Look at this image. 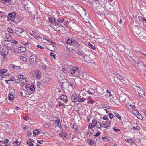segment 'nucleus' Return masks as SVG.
<instances>
[{
	"mask_svg": "<svg viewBox=\"0 0 146 146\" xmlns=\"http://www.w3.org/2000/svg\"><path fill=\"white\" fill-rule=\"evenodd\" d=\"M136 90L138 94V96L139 97H143L145 96V93L139 87H136Z\"/></svg>",
	"mask_w": 146,
	"mask_h": 146,
	"instance_id": "4",
	"label": "nucleus"
},
{
	"mask_svg": "<svg viewBox=\"0 0 146 146\" xmlns=\"http://www.w3.org/2000/svg\"><path fill=\"white\" fill-rule=\"evenodd\" d=\"M14 98V97L13 95L11 94H9L8 96V98L10 100H12Z\"/></svg>",
	"mask_w": 146,
	"mask_h": 146,
	"instance_id": "32",
	"label": "nucleus"
},
{
	"mask_svg": "<svg viewBox=\"0 0 146 146\" xmlns=\"http://www.w3.org/2000/svg\"><path fill=\"white\" fill-rule=\"evenodd\" d=\"M20 51L22 52H25L26 50V48L24 47H21L19 49Z\"/></svg>",
	"mask_w": 146,
	"mask_h": 146,
	"instance_id": "29",
	"label": "nucleus"
},
{
	"mask_svg": "<svg viewBox=\"0 0 146 146\" xmlns=\"http://www.w3.org/2000/svg\"><path fill=\"white\" fill-rule=\"evenodd\" d=\"M62 71H63V72H64V73L66 72V70L64 66H63L62 67Z\"/></svg>",
	"mask_w": 146,
	"mask_h": 146,
	"instance_id": "54",
	"label": "nucleus"
},
{
	"mask_svg": "<svg viewBox=\"0 0 146 146\" xmlns=\"http://www.w3.org/2000/svg\"><path fill=\"white\" fill-rule=\"evenodd\" d=\"M9 66L11 69L13 68V69H14L15 65L13 64H11L9 65Z\"/></svg>",
	"mask_w": 146,
	"mask_h": 146,
	"instance_id": "60",
	"label": "nucleus"
},
{
	"mask_svg": "<svg viewBox=\"0 0 146 146\" xmlns=\"http://www.w3.org/2000/svg\"><path fill=\"white\" fill-rule=\"evenodd\" d=\"M81 56L84 58H85L86 57L88 56L87 55L84 54V53H82V54H81Z\"/></svg>",
	"mask_w": 146,
	"mask_h": 146,
	"instance_id": "53",
	"label": "nucleus"
},
{
	"mask_svg": "<svg viewBox=\"0 0 146 146\" xmlns=\"http://www.w3.org/2000/svg\"><path fill=\"white\" fill-rule=\"evenodd\" d=\"M10 50L11 52H13L15 53H17V51H15V49L14 48L11 47V48Z\"/></svg>",
	"mask_w": 146,
	"mask_h": 146,
	"instance_id": "39",
	"label": "nucleus"
},
{
	"mask_svg": "<svg viewBox=\"0 0 146 146\" xmlns=\"http://www.w3.org/2000/svg\"><path fill=\"white\" fill-rule=\"evenodd\" d=\"M35 87L34 85H32L29 88L30 90H31L33 91L35 89Z\"/></svg>",
	"mask_w": 146,
	"mask_h": 146,
	"instance_id": "34",
	"label": "nucleus"
},
{
	"mask_svg": "<svg viewBox=\"0 0 146 146\" xmlns=\"http://www.w3.org/2000/svg\"><path fill=\"white\" fill-rule=\"evenodd\" d=\"M41 72L38 70L36 71V75L37 78H41Z\"/></svg>",
	"mask_w": 146,
	"mask_h": 146,
	"instance_id": "17",
	"label": "nucleus"
},
{
	"mask_svg": "<svg viewBox=\"0 0 146 146\" xmlns=\"http://www.w3.org/2000/svg\"><path fill=\"white\" fill-rule=\"evenodd\" d=\"M133 85L135 87V89L136 90V87H139V86H138V85L136 84L134 82V83L133 84Z\"/></svg>",
	"mask_w": 146,
	"mask_h": 146,
	"instance_id": "55",
	"label": "nucleus"
},
{
	"mask_svg": "<svg viewBox=\"0 0 146 146\" xmlns=\"http://www.w3.org/2000/svg\"><path fill=\"white\" fill-rule=\"evenodd\" d=\"M41 85V82H40L38 81L37 83V86L38 88H40Z\"/></svg>",
	"mask_w": 146,
	"mask_h": 146,
	"instance_id": "48",
	"label": "nucleus"
},
{
	"mask_svg": "<svg viewBox=\"0 0 146 146\" xmlns=\"http://www.w3.org/2000/svg\"><path fill=\"white\" fill-rule=\"evenodd\" d=\"M15 19H16V17L15 18L13 19L11 21L17 24L18 23H19L21 21L20 20H16Z\"/></svg>",
	"mask_w": 146,
	"mask_h": 146,
	"instance_id": "25",
	"label": "nucleus"
},
{
	"mask_svg": "<svg viewBox=\"0 0 146 146\" xmlns=\"http://www.w3.org/2000/svg\"><path fill=\"white\" fill-rule=\"evenodd\" d=\"M103 119L104 120H108V118L107 117V116L106 115H104L103 117Z\"/></svg>",
	"mask_w": 146,
	"mask_h": 146,
	"instance_id": "52",
	"label": "nucleus"
},
{
	"mask_svg": "<svg viewBox=\"0 0 146 146\" xmlns=\"http://www.w3.org/2000/svg\"><path fill=\"white\" fill-rule=\"evenodd\" d=\"M100 132H97L95 135L94 136L95 137H98V136L100 135Z\"/></svg>",
	"mask_w": 146,
	"mask_h": 146,
	"instance_id": "57",
	"label": "nucleus"
},
{
	"mask_svg": "<svg viewBox=\"0 0 146 146\" xmlns=\"http://www.w3.org/2000/svg\"><path fill=\"white\" fill-rule=\"evenodd\" d=\"M43 141L42 140H38L37 142L38 143L41 144L43 143Z\"/></svg>",
	"mask_w": 146,
	"mask_h": 146,
	"instance_id": "63",
	"label": "nucleus"
},
{
	"mask_svg": "<svg viewBox=\"0 0 146 146\" xmlns=\"http://www.w3.org/2000/svg\"><path fill=\"white\" fill-rule=\"evenodd\" d=\"M60 99L64 101L65 102H66L68 101V100L66 99L67 97L66 95H62L60 96L59 97Z\"/></svg>",
	"mask_w": 146,
	"mask_h": 146,
	"instance_id": "16",
	"label": "nucleus"
},
{
	"mask_svg": "<svg viewBox=\"0 0 146 146\" xmlns=\"http://www.w3.org/2000/svg\"><path fill=\"white\" fill-rule=\"evenodd\" d=\"M126 105L128 108L130 109L131 107V104L129 102H127L126 104Z\"/></svg>",
	"mask_w": 146,
	"mask_h": 146,
	"instance_id": "33",
	"label": "nucleus"
},
{
	"mask_svg": "<svg viewBox=\"0 0 146 146\" xmlns=\"http://www.w3.org/2000/svg\"><path fill=\"white\" fill-rule=\"evenodd\" d=\"M50 55H51V56H53V57H54V59L55 58V54L54 53L52 52V53H50Z\"/></svg>",
	"mask_w": 146,
	"mask_h": 146,
	"instance_id": "58",
	"label": "nucleus"
},
{
	"mask_svg": "<svg viewBox=\"0 0 146 146\" xmlns=\"http://www.w3.org/2000/svg\"><path fill=\"white\" fill-rule=\"evenodd\" d=\"M21 95L23 97H25L27 95V91L24 89H21L19 91Z\"/></svg>",
	"mask_w": 146,
	"mask_h": 146,
	"instance_id": "13",
	"label": "nucleus"
},
{
	"mask_svg": "<svg viewBox=\"0 0 146 146\" xmlns=\"http://www.w3.org/2000/svg\"><path fill=\"white\" fill-rule=\"evenodd\" d=\"M87 142L89 145H93L94 142V141L92 139H89L87 140Z\"/></svg>",
	"mask_w": 146,
	"mask_h": 146,
	"instance_id": "28",
	"label": "nucleus"
},
{
	"mask_svg": "<svg viewBox=\"0 0 146 146\" xmlns=\"http://www.w3.org/2000/svg\"><path fill=\"white\" fill-rule=\"evenodd\" d=\"M72 69L74 70V71L76 72V73H79L78 75L75 76H81V74L80 73V72H82V70H79V71H78V69L76 67H74L72 68Z\"/></svg>",
	"mask_w": 146,
	"mask_h": 146,
	"instance_id": "14",
	"label": "nucleus"
},
{
	"mask_svg": "<svg viewBox=\"0 0 146 146\" xmlns=\"http://www.w3.org/2000/svg\"><path fill=\"white\" fill-rule=\"evenodd\" d=\"M138 17V19L139 21H143V20L144 17H143L141 16H139Z\"/></svg>",
	"mask_w": 146,
	"mask_h": 146,
	"instance_id": "44",
	"label": "nucleus"
},
{
	"mask_svg": "<svg viewBox=\"0 0 146 146\" xmlns=\"http://www.w3.org/2000/svg\"><path fill=\"white\" fill-rule=\"evenodd\" d=\"M108 115H109V117L110 119L113 118V117H114V115H113L111 113H110Z\"/></svg>",
	"mask_w": 146,
	"mask_h": 146,
	"instance_id": "45",
	"label": "nucleus"
},
{
	"mask_svg": "<svg viewBox=\"0 0 146 146\" xmlns=\"http://www.w3.org/2000/svg\"><path fill=\"white\" fill-rule=\"evenodd\" d=\"M59 105L60 106H65V104L63 103H61V102H60L59 103Z\"/></svg>",
	"mask_w": 146,
	"mask_h": 146,
	"instance_id": "59",
	"label": "nucleus"
},
{
	"mask_svg": "<svg viewBox=\"0 0 146 146\" xmlns=\"http://www.w3.org/2000/svg\"><path fill=\"white\" fill-rule=\"evenodd\" d=\"M7 70L5 69H1L0 70V76L2 78H4L6 76L5 74H4L6 73Z\"/></svg>",
	"mask_w": 146,
	"mask_h": 146,
	"instance_id": "10",
	"label": "nucleus"
},
{
	"mask_svg": "<svg viewBox=\"0 0 146 146\" xmlns=\"http://www.w3.org/2000/svg\"><path fill=\"white\" fill-rule=\"evenodd\" d=\"M23 32V30L21 29L16 28L15 29V33L18 35L19 36L20 34Z\"/></svg>",
	"mask_w": 146,
	"mask_h": 146,
	"instance_id": "15",
	"label": "nucleus"
},
{
	"mask_svg": "<svg viewBox=\"0 0 146 146\" xmlns=\"http://www.w3.org/2000/svg\"><path fill=\"white\" fill-rule=\"evenodd\" d=\"M16 13L15 12L8 14L7 17V21H11L16 17Z\"/></svg>",
	"mask_w": 146,
	"mask_h": 146,
	"instance_id": "3",
	"label": "nucleus"
},
{
	"mask_svg": "<svg viewBox=\"0 0 146 146\" xmlns=\"http://www.w3.org/2000/svg\"><path fill=\"white\" fill-rule=\"evenodd\" d=\"M99 4L102 7L105 8L106 3V1H105V0H100L99 1Z\"/></svg>",
	"mask_w": 146,
	"mask_h": 146,
	"instance_id": "8",
	"label": "nucleus"
},
{
	"mask_svg": "<svg viewBox=\"0 0 146 146\" xmlns=\"http://www.w3.org/2000/svg\"><path fill=\"white\" fill-rule=\"evenodd\" d=\"M96 40L98 43H102L104 42V38H98L96 39Z\"/></svg>",
	"mask_w": 146,
	"mask_h": 146,
	"instance_id": "23",
	"label": "nucleus"
},
{
	"mask_svg": "<svg viewBox=\"0 0 146 146\" xmlns=\"http://www.w3.org/2000/svg\"><path fill=\"white\" fill-rule=\"evenodd\" d=\"M28 136H30L32 135V132L30 131H29L27 134Z\"/></svg>",
	"mask_w": 146,
	"mask_h": 146,
	"instance_id": "64",
	"label": "nucleus"
},
{
	"mask_svg": "<svg viewBox=\"0 0 146 146\" xmlns=\"http://www.w3.org/2000/svg\"><path fill=\"white\" fill-rule=\"evenodd\" d=\"M69 72L71 74H74V73H76V72L74 70H73V69L70 70L69 71Z\"/></svg>",
	"mask_w": 146,
	"mask_h": 146,
	"instance_id": "49",
	"label": "nucleus"
},
{
	"mask_svg": "<svg viewBox=\"0 0 146 146\" xmlns=\"http://www.w3.org/2000/svg\"><path fill=\"white\" fill-rule=\"evenodd\" d=\"M76 42V41L72 39H68L67 41V43L69 45H74V43Z\"/></svg>",
	"mask_w": 146,
	"mask_h": 146,
	"instance_id": "7",
	"label": "nucleus"
},
{
	"mask_svg": "<svg viewBox=\"0 0 146 146\" xmlns=\"http://www.w3.org/2000/svg\"><path fill=\"white\" fill-rule=\"evenodd\" d=\"M20 59L22 61L26 62L27 61V58L25 57H22Z\"/></svg>",
	"mask_w": 146,
	"mask_h": 146,
	"instance_id": "35",
	"label": "nucleus"
},
{
	"mask_svg": "<svg viewBox=\"0 0 146 146\" xmlns=\"http://www.w3.org/2000/svg\"><path fill=\"white\" fill-rule=\"evenodd\" d=\"M87 92L89 93L90 94H93L95 93V91L93 89L90 88L89 90H88V91Z\"/></svg>",
	"mask_w": 146,
	"mask_h": 146,
	"instance_id": "22",
	"label": "nucleus"
},
{
	"mask_svg": "<svg viewBox=\"0 0 146 146\" xmlns=\"http://www.w3.org/2000/svg\"><path fill=\"white\" fill-rule=\"evenodd\" d=\"M114 74L116 75V76L117 77V78L119 79L122 80L123 79L122 77L117 73L115 72V73H114Z\"/></svg>",
	"mask_w": 146,
	"mask_h": 146,
	"instance_id": "26",
	"label": "nucleus"
},
{
	"mask_svg": "<svg viewBox=\"0 0 146 146\" xmlns=\"http://www.w3.org/2000/svg\"><path fill=\"white\" fill-rule=\"evenodd\" d=\"M39 131L38 129L34 130L33 131V134L35 135H36L39 133Z\"/></svg>",
	"mask_w": 146,
	"mask_h": 146,
	"instance_id": "27",
	"label": "nucleus"
},
{
	"mask_svg": "<svg viewBox=\"0 0 146 146\" xmlns=\"http://www.w3.org/2000/svg\"><path fill=\"white\" fill-rule=\"evenodd\" d=\"M97 125V121L94 119V120L92 121V123L91 124V126L92 127V128H94V126H96V125Z\"/></svg>",
	"mask_w": 146,
	"mask_h": 146,
	"instance_id": "21",
	"label": "nucleus"
},
{
	"mask_svg": "<svg viewBox=\"0 0 146 146\" xmlns=\"http://www.w3.org/2000/svg\"><path fill=\"white\" fill-rule=\"evenodd\" d=\"M87 44L91 48H92L93 49V50H95L96 49L95 47L93 45H92L91 43L90 42H88Z\"/></svg>",
	"mask_w": 146,
	"mask_h": 146,
	"instance_id": "31",
	"label": "nucleus"
},
{
	"mask_svg": "<svg viewBox=\"0 0 146 146\" xmlns=\"http://www.w3.org/2000/svg\"><path fill=\"white\" fill-rule=\"evenodd\" d=\"M29 58L30 62L34 63H35L36 61V59L34 55H31L30 57Z\"/></svg>",
	"mask_w": 146,
	"mask_h": 146,
	"instance_id": "12",
	"label": "nucleus"
},
{
	"mask_svg": "<svg viewBox=\"0 0 146 146\" xmlns=\"http://www.w3.org/2000/svg\"><path fill=\"white\" fill-rule=\"evenodd\" d=\"M113 129L116 132L119 131L120 130L119 129H116L115 127H113Z\"/></svg>",
	"mask_w": 146,
	"mask_h": 146,
	"instance_id": "42",
	"label": "nucleus"
},
{
	"mask_svg": "<svg viewBox=\"0 0 146 146\" xmlns=\"http://www.w3.org/2000/svg\"><path fill=\"white\" fill-rule=\"evenodd\" d=\"M6 15L5 12L0 11V17L1 18H5L6 17Z\"/></svg>",
	"mask_w": 146,
	"mask_h": 146,
	"instance_id": "19",
	"label": "nucleus"
},
{
	"mask_svg": "<svg viewBox=\"0 0 146 146\" xmlns=\"http://www.w3.org/2000/svg\"><path fill=\"white\" fill-rule=\"evenodd\" d=\"M115 115L118 118L119 120L121 119V117L120 115L117 113L115 112L114 113Z\"/></svg>",
	"mask_w": 146,
	"mask_h": 146,
	"instance_id": "36",
	"label": "nucleus"
},
{
	"mask_svg": "<svg viewBox=\"0 0 146 146\" xmlns=\"http://www.w3.org/2000/svg\"><path fill=\"white\" fill-rule=\"evenodd\" d=\"M23 75H19V76H18V78L19 79H21L22 78H23Z\"/></svg>",
	"mask_w": 146,
	"mask_h": 146,
	"instance_id": "61",
	"label": "nucleus"
},
{
	"mask_svg": "<svg viewBox=\"0 0 146 146\" xmlns=\"http://www.w3.org/2000/svg\"><path fill=\"white\" fill-rule=\"evenodd\" d=\"M101 105L102 107L104 108L109 109H110V107L108 105L106 104H101Z\"/></svg>",
	"mask_w": 146,
	"mask_h": 146,
	"instance_id": "24",
	"label": "nucleus"
},
{
	"mask_svg": "<svg viewBox=\"0 0 146 146\" xmlns=\"http://www.w3.org/2000/svg\"><path fill=\"white\" fill-rule=\"evenodd\" d=\"M49 21L51 22H55V20L54 19V18L53 17H51L49 19Z\"/></svg>",
	"mask_w": 146,
	"mask_h": 146,
	"instance_id": "38",
	"label": "nucleus"
},
{
	"mask_svg": "<svg viewBox=\"0 0 146 146\" xmlns=\"http://www.w3.org/2000/svg\"><path fill=\"white\" fill-rule=\"evenodd\" d=\"M133 130H139L140 129V127L139 126L133 127Z\"/></svg>",
	"mask_w": 146,
	"mask_h": 146,
	"instance_id": "37",
	"label": "nucleus"
},
{
	"mask_svg": "<svg viewBox=\"0 0 146 146\" xmlns=\"http://www.w3.org/2000/svg\"><path fill=\"white\" fill-rule=\"evenodd\" d=\"M101 125H102V126H102V127H104L105 128H107V125L106 123L103 124V123H101Z\"/></svg>",
	"mask_w": 146,
	"mask_h": 146,
	"instance_id": "51",
	"label": "nucleus"
},
{
	"mask_svg": "<svg viewBox=\"0 0 146 146\" xmlns=\"http://www.w3.org/2000/svg\"><path fill=\"white\" fill-rule=\"evenodd\" d=\"M7 30L9 32L11 33H13V30L11 28H9Z\"/></svg>",
	"mask_w": 146,
	"mask_h": 146,
	"instance_id": "40",
	"label": "nucleus"
},
{
	"mask_svg": "<svg viewBox=\"0 0 146 146\" xmlns=\"http://www.w3.org/2000/svg\"><path fill=\"white\" fill-rule=\"evenodd\" d=\"M102 138V139L104 140V141H108L110 140L109 139L105 137H103Z\"/></svg>",
	"mask_w": 146,
	"mask_h": 146,
	"instance_id": "43",
	"label": "nucleus"
},
{
	"mask_svg": "<svg viewBox=\"0 0 146 146\" xmlns=\"http://www.w3.org/2000/svg\"><path fill=\"white\" fill-rule=\"evenodd\" d=\"M85 15L84 16L83 19L84 21L86 23H89V22L90 17L88 13H87L86 11H85Z\"/></svg>",
	"mask_w": 146,
	"mask_h": 146,
	"instance_id": "6",
	"label": "nucleus"
},
{
	"mask_svg": "<svg viewBox=\"0 0 146 146\" xmlns=\"http://www.w3.org/2000/svg\"><path fill=\"white\" fill-rule=\"evenodd\" d=\"M106 92L109 94L110 97H111L112 96L111 92H110L108 89H107L106 91Z\"/></svg>",
	"mask_w": 146,
	"mask_h": 146,
	"instance_id": "47",
	"label": "nucleus"
},
{
	"mask_svg": "<svg viewBox=\"0 0 146 146\" xmlns=\"http://www.w3.org/2000/svg\"><path fill=\"white\" fill-rule=\"evenodd\" d=\"M8 139L7 138H5L4 141V143L5 144L7 145L8 143Z\"/></svg>",
	"mask_w": 146,
	"mask_h": 146,
	"instance_id": "41",
	"label": "nucleus"
},
{
	"mask_svg": "<svg viewBox=\"0 0 146 146\" xmlns=\"http://www.w3.org/2000/svg\"><path fill=\"white\" fill-rule=\"evenodd\" d=\"M137 67L141 72L144 71L145 69V65L141 61H139L138 62Z\"/></svg>",
	"mask_w": 146,
	"mask_h": 146,
	"instance_id": "2",
	"label": "nucleus"
},
{
	"mask_svg": "<svg viewBox=\"0 0 146 146\" xmlns=\"http://www.w3.org/2000/svg\"><path fill=\"white\" fill-rule=\"evenodd\" d=\"M4 45L7 47H9V46H8V45L10 44L11 41L7 40H4Z\"/></svg>",
	"mask_w": 146,
	"mask_h": 146,
	"instance_id": "20",
	"label": "nucleus"
},
{
	"mask_svg": "<svg viewBox=\"0 0 146 146\" xmlns=\"http://www.w3.org/2000/svg\"><path fill=\"white\" fill-rule=\"evenodd\" d=\"M73 8L74 10L78 13L82 10H83L84 11H86L84 8L78 4H74L73 6Z\"/></svg>",
	"mask_w": 146,
	"mask_h": 146,
	"instance_id": "1",
	"label": "nucleus"
},
{
	"mask_svg": "<svg viewBox=\"0 0 146 146\" xmlns=\"http://www.w3.org/2000/svg\"><path fill=\"white\" fill-rule=\"evenodd\" d=\"M64 19H59L58 20V22H61L62 23V22H63L64 21Z\"/></svg>",
	"mask_w": 146,
	"mask_h": 146,
	"instance_id": "50",
	"label": "nucleus"
},
{
	"mask_svg": "<svg viewBox=\"0 0 146 146\" xmlns=\"http://www.w3.org/2000/svg\"><path fill=\"white\" fill-rule=\"evenodd\" d=\"M20 145V143H19V141L17 140H16V144L14 145V146H19Z\"/></svg>",
	"mask_w": 146,
	"mask_h": 146,
	"instance_id": "46",
	"label": "nucleus"
},
{
	"mask_svg": "<svg viewBox=\"0 0 146 146\" xmlns=\"http://www.w3.org/2000/svg\"><path fill=\"white\" fill-rule=\"evenodd\" d=\"M71 99L73 102H76L78 101V98L76 94H74L72 96Z\"/></svg>",
	"mask_w": 146,
	"mask_h": 146,
	"instance_id": "11",
	"label": "nucleus"
},
{
	"mask_svg": "<svg viewBox=\"0 0 146 146\" xmlns=\"http://www.w3.org/2000/svg\"><path fill=\"white\" fill-rule=\"evenodd\" d=\"M20 67L19 66H15V65L14 69H20Z\"/></svg>",
	"mask_w": 146,
	"mask_h": 146,
	"instance_id": "56",
	"label": "nucleus"
},
{
	"mask_svg": "<svg viewBox=\"0 0 146 146\" xmlns=\"http://www.w3.org/2000/svg\"><path fill=\"white\" fill-rule=\"evenodd\" d=\"M60 119L57 120L55 121L54 124H56V127H61V123H60Z\"/></svg>",
	"mask_w": 146,
	"mask_h": 146,
	"instance_id": "18",
	"label": "nucleus"
},
{
	"mask_svg": "<svg viewBox=\"0 0 146 146\" xmlns=\"http://www.w3.org/2000/svg\"><path fill=\"white\" fill-rule=\"evenodd\" d=\"M86 100V99L84 98H78V102H82Z\"/></svg>",
	"mask_w": 146,
	"mask_h": 146,
	"instance_id": "30",
	"label": "nucleus"
},
{
	"mask_svg": "<svg viewBox=\"0 0 146 146\" xmlns=\"http://www.w3.org/2000/svg\"><path fill=\"white\" fill-rule=\"evenodd\" d=\"M11 37V35H7L6 36V38L7 39L10 38Z\"/></svg>",
	"mask_w": 146,
	"mask_h": 146,
	"instance_id": "62",
	"label": "nucleus"
},
{
	"mask_svg": "<svg viewBox=\"0 0 146 146\" xmlns=\"http://www.w3.org/2000/svg\"><path fill=\"white\" fill-rule=\"evenodd\" d=\"M140 30L139 29H137L136 31V33L137 35L140 38H143L144 36H143V32H140Z\"/></svg>",
	"mask_w": 146,
	"mask_h": 146,
	"instance_id": "9",
	"label": "nucleus"
},
{
	"mask_svg": "<svg viewBox=\"0 0 146 146\" xmlns=\"http://www.w3.org/2000/svg\"><path fill=\"white\" fill-rule=\"evenodd\" d=\"M9 51V49H2V51L1 53V56L3 58L5 59V56L8 54Z\"/></svg>",
	"mask_w": 146,
	"mask_h": 146,
	"instance_id": "5",
	"label": "nucleus"
}]
</instances>
